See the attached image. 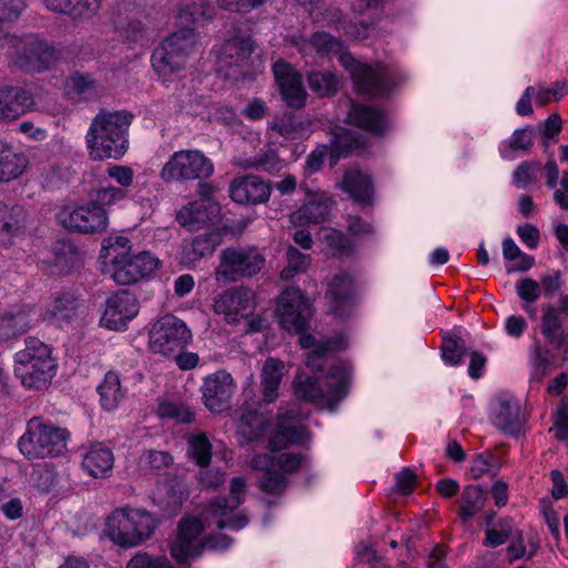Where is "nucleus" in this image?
Instances as JSON below:
<instances>
[{"mask_svg": "<svg viewBox=\"0 0 568 568\" xmlns=\"http://www.w3.org/2000/svg\"><path fill=\"white\" fill-rule=\"evenodd\" d=\"M28 158L14 150L7 142L0 140V181L9 182L21 176L27 168Z\"/></svg>", "mask_w": 568, "mask_h": 568, "instance_id": "34", "label": "nucleus"}, {"mask_svg": "<svg viewBox=\"0 0 568 568\" xmlns=\"http://www.w3.org/2000/svg\"><path fill=\"white\" fill-rule=\"evenodd\" d=\"M271 195V185L256 175L234 179L230 184L231 199L240 204L264 203Z\"/></svg>", "mask_w": 568, "mask_h": 568, "instance_id": "25", "label": "nucleus"}, {"mask_svg": "<svg viewBox=\"0 0 568 568\" xmlns=\"http://www.w3.org/2000/svg\"><path fill=\"white\" fill-rule=\"evenodd\" d=\"M26 226V212L18 204L0 201V246H9Z\"/></svg>", "mask_w": 568, "mask_h": 568, "instance_id": "31", "label": "nucleus"}, {"mask_svg": "<svg viewBox=\"0 0 568 568\" xmlns=\"http://www.w3.org/2000/svg\"><path fill=\"white\" fill-rule=\"evenodd\" d=\"M101 406L105 410H114L124 397V390L121 386L120 377L115 372H108L103 382L99 385Z\"/></svg>", "mask_w": 568, "mask_h": 568, "instance_id": "40", "label": "nucleus"}, {"mask_svg": "<svg viewBox=\"0 0 568 568\" xmlns=\"http://www.w3.org/2000/svg\"><path fill=\"white\" fill-rule=\"evenodd\" d=\"M486 496L484 490L474 485L466 486L462 493L458 515L465 523L469 521L485 506Z\"/></svg>", "mask_w": 568, "mask_h": 568, "instance_id": "42", "label": "nucleus"}, {"mask_svg": "<svg viewBox=\"0 0 568 568\" xmlns=\"http://www.w3.org/2000/svg\"><path fill=\"white\" fill-rule=\"evenodd\" d=\"M196 45L192 29L185 28L169 36L152 53V67L166 79L175 71L184 69Z\"/></svg>", "mask_w": 568, "mask_h": 568, "instance_id": "11", "label": "nucleus"}, {"mask_svg": "<svg viewBox=\"0 0 568 568\" xmlns=\"http://www.w3.org/2000/svg\"><path fill=\"white\" fill-rule=\"evenodd\" d=\"M307 418L297 403L281 406L277 412L276 430L270 439L273 450H281L291 445H303L310 440L311 434L300 422Z\"/></svg>", "mask_w": 568, "mask_h": 568, "instance_id": "15", "label": "nucleus"}, {"mask_svg": "<svg viewBox=\"0 0 568 568\" xmlns=\"http://www.w3.org/2000/svg\"><path fill=\"white\" fill-rule=\"evenodd\" d=\"M273 73L285 103L293 109L303 108L306 102L307 92L304 89L301 73L290 63L282 60L273 64Z\"/></svg>", "mask_w": 568, "mask_h": 568, "instance_id": "22", "label": "nucleus"}, {"mask_svg": "<svg viewBox=\"0 0 568 568\" xmlns=\"http://www.w3.org/2000/svg\"><path fill=\"white\" fill-rule=\"evenodd\" d=\"M514 525L510 518H503L498 523V528L486 529L484 545L486 547H497L505 544L514 534Z\"/></svg>", "mask_w": 568, "mask_h": 568, "instance_id": "49", "label": "nucleus"}, {"mask_svg": "<svg viewBox=\"0 0 568 568\" xmlns=\"http://www.w3.org/2000/svg\"><path fill=\"white\" fill-rule=\"evenodd\" d=\"M231 496L219 497L214 499L205 510V518L214 523L219 529L229 528L231 530L242 529L248 521L243 514L233 515L243 501L246 493V481L243 477H234L230 487Z\"/></svg>", "mask_w": 568, "mask_h": 568, "instance_id": "14", "label": "nucleus"}, {"mask_svg": "<svg viewBox=\"0 0 568 568\" xmlns=\"http://www.w3.org/2000/svg\"><path fill=\"white\" fill-rule=\"evenodd\" d=\"M23 8V0H0V30H4L6 22L18 19Z\"/></svg>", "mask_w": 568, "mask_h": 568, "instance_id": "59", "label": "nucleus"}, {"mask_svg": "<svg viewBox=\"0 0 568 568\" xmlns=\"http://www.w3.org/2000/svg\"><path fill=\"white\" fill-rule=\"evenodd\" d=\"M334 349L336 346L331 341H325L308 353L306 365L313 371H322L325 364V353Z\"/></svg>", "mask_w": 568, "mask_h": 568, "instance_id": "61", "label": "nucleus"}, {"mask_svg": "<svg viewBox=\"0 0 568 568\" xmlns=\"http://www.w3.org/2000/svg\"><path fill=\"white\" fill-rule=\"evenodd\" d=\"M192 339L186 324L172 314H166L153 323L149 332V345L153 353L165 356L176 354Z\"/></svg>", "mask_w": 568, "mask_h": 568, "instance_id": "13", "label": "nucleus"}, {"mask_svg": "<svg viewBox=\"0 0 568 568\" xmlns=\"http://www.w3.org/2000/svg\"><path fill=\"white\" fill-rule=\"evenodd\" d=\"M541 292L548 298L555 297L561 292L565 280L564 274L560 271H550L540 277Z\"/></svg>", "mask_w": 568, "mask_h": 568, "instance_id": "56", "label": "nucleus"}, {"mask_svg": "<svg viewBox=\"0 0 568 568\" xmlns=\"http://www.w3.org/2000/svg\"><path fill=\"white\" fill-rule=\"evenodd\" d=\"M465 352V343L458 336L445 339L442 346L444 362L453 366L462 364Z\"/></svg>", "mask_w": 568, "mask_h": 568, "instance_id": "53", "label": "nucleus"}, {"mask_svg": "<svg viewBox=\"0 0 568 568\" xmlns=\"http://www.w3.org/2000/svg\"><path fill=\"white\" fill-rule=\"evenodd\" d=\"M542 311L541 333L546 341L554 348L560 349L565 347L567 338L565 323L568 314V298H561L559 306L546 305Z\"/></svg>", "mask_w": 568, "mask_h": 568, "instance_id": "24", "label": "nucleus"}, {"mask_svg": "<svg viewBox=\"0 0 568 568\" xmlns=\"http://www.w3.org/2000/svg\"><path fill=\"white\" fill-rule=\"evenodd\" d=\"M256 306L254 292L244 286L233 287L221 293L213 303L215 314L223 316L227 324H237L254 314Z\"/></svg>", "mask_w": 568, "mask_h": 568, "instance_id": "17", "label": "nucleus"}, {"mask_svg": "<svg viewBox=\"0 0 568 568\" xmlns=\"http://www.w3.org/2000/svg\"><path fill=\"white\" fill-rule=\"evenodd\" d=\"M114 456L110 448L92 446L82 459L83 468L92 477H105L113 468Z\"/></svg>", "mask_w": 568, "mask_h": 568, "instance_id": "38", "label": "nucleus"}, {"mask_svg": "<svg viewBox=\"0 0 568 568\" xmlns=\"http://www.w3.org/2000/svg\"><path fill=\"white\" fill-rule=\"evenodd\" d=\"M304 456L300 454L285 453L278 456L277 466L285 473H293L304 464Z\"/></svg>", "mask_w": 568, "mask_h": 568, "instance_id": "64", "label": "nucleus"}, {"mask_svg": "<svg viewBox=\"0 0 568 568\" xmlns=\"http://www.w3.org/2000/svg\"><path fill=\"white\" fill-rule=\"evenodd\" d=\"M139 301L126 290L113 293L105 301L101 323L109 329L123 331L139 313Z\"/></svg>", "mask_w": 568, "mask_h": 568, "instance_id": "18", "label": "nucleus"}, {"mask_svg": "<svg viewBox=\"0 0 568 568\" xmlns=\"http://www.w3.org/2000/svg\"><path fill=\"white\" fill-rule=\"evenodd\" d=\"M516 292L520 300L526 303H535L541 295V285L537 281L525 277L516 285Z\"/></svg>", "mask_w": 568, "mask_h": 568, "instance_id": "57", "label": "nucleus"}, {"mask_svg": "<svg viewBox=\"0 0 568 568\" xmlns=\"http://www.w3.org/2000/svg\"><path fill=\"white\" fill-rule=\"evenodd\" d=\"M232 163L244 170L255 169L268 173L278 172L283 166V162L273 150H267L253 158L235 156Z\"/></svg>", "mask_w": 568, "mask_h": 568, "instance_id": "41", "label": "nucleus"}, {"mask_svg": "<svg viewBox=\"0 0 568 568\" xmlns=\"http://www.w3.org/2000/svg\"><path fill=\"white\" fill-rule=\"evenodd\" d=\"M39 317L32 305L20 303L3 308L0 311V341L18 339L39 322Z\"/></svg>", "mask_w": 568, "mask_h": 568, "instance_id": "20", "label": "nucleus"}, {"mask_svg": "<svg viewBox=\"0 0 568 568\" xmlns=\"http://www.w3.org/2000/svg\"><path fill=\"white\" fill-rule=\"evenodd\" d=\"M67 84L72 92L88 98L95 97L101 91L100 83L91 73L74 72L68 79Z\"/></svg>", "mask_w": 568, "mask_h": 568, "instance_id": "45", "label": "nucleus"}, {"mask_svg": "<svg viewBox=\"0 0 568 568\" xmlns=\"http://www.w3.org/2000/svg\"><path fill=\"white\" fill-rule=\"evenodd\" d=\"M510 538L511 542L507 547V552L510 560H517L525 556L530 558L536 554L539 545L536 540H534V538H530L528 540V546H526L523 532L516 528L514 529V534Z\"/></svg>", "mask_w": 568, "mask_h": 568, "instance_id": "46", "label": "nucleus"}, {"mask_svg": "<svg viewBox=\"0 0 568 568\" xmlns=\"http://www.w3.org/2000/svg\"><path fill=\"white\" fill-rule=\"evenodd\" d=\"M235 388L232 375L224 369L206 376L201 388L205 407L212 413L223 412L229 407Z\"/></svg>", "mask_w": 568, "mask_h": 568, "instance_id": "21", "label": "nucleus"}, {"mask_svg": "<svg viewBox=\"0 0 568 568\" xmlns=\"http://www.w3.org/2000/svg\"><path fill=\"white\" fill-rule=\"evenodd\" d=\"M61 221L64 227L70 231L90 234L106 230L109 214L105 209L90 201L68 213H61Z\"/></svg>", "mask_w": 568, "mask_h": 568, "instance_id": "19", "label": "nucleus"}, {"mask_svg": "<svg viewBox=\"0 0 568 568\" xmlns=\"http://www.w3.org/2000/svg\"><path fill=\"white\" fill-rule=\"evenodd\" d=\"M126 196V191L115 186H103L97 189L91 194V201L95 204L105 209L116 204Z\"/></svg>", "mask_w": 568, "mask_h": 568, "instance_id": "51", "label": "nucleus"}, {"mask_svg": "<svg viewBox=\"0 0 568 568\" xmlns=\"http://www.w3.org/2000/svg\"><path fill=\"white\" fill-rule=\"evenodd\" d=\"M491 420L504 433L519 432L523 424L519 402L513 397L497 398L493 404Z\"/></svg>", "mask_w": 568, "mask_h": 568, "instance_id": "30", "label": "nucleus"}, {"mask_svg": "<svg viewBox=\"0 0 568 568\" xmlns=\"http://www.w3.org/2000/svg\"><path fill=\"white\" fill-rule=\"evenodd\" d=\"M554 427L549 432L554 433V437L559 440L568 439V407L564 399L554 415Z\"/></svg>", "mask_w": 568, "mask_h": 568, "instance_id": "58", "label": "nucleus"}, {"mask_svg": "<svg viewBox=\"0 0 568 568\" xmlns=\"http://www.w3.org/2000/svg\"><path fill=\"white\" fill-rule=\"evenodd\" d=\"M70 432L43 417H33L27 423L26 433L18 442L21 454L28 459L53 458L68 449Z\"/></svg>", "mask_w": 568, "mask_h": 568, "instance_id": "6", "label": "nucleus"}, {"mask_svg": "<svg viewBox=\"0 0 568 568\" xmlns=\"http://www.w3.org/2000/svg\"><path fill=\"white\" fill-rule=\"evenodd\" d=\"M325 243L335 254L348 255L354 251V243L343 232L333 230L325 236Z\"/></svg>", "mask_w": 568, "mask_h": 568, "instance_id": "55", "label": "nucleus"}, {"mask_svg": "<svg viewBox=\"0 0 568 568\" xmlns=\"http://www.w3.org/2000/svg\"><path fill=\"white\" fill-rule=\"evenodd\" d=\"M158 519L142 508H116L106 518L105 534L121 547H135L149 540L156 527Z\"/></svg>", "mask_w": 568, "mask_h": 568, "instance_id": "5", "label": "nucleus"}, {"mask_svg": "<svg viewBox=\"0 0 568 568\" xmlns=\"http://www.w3.org/2000/svg\"><path fill=\"white\" fill-rule=\"evenodd\" d=\"M221 243L222 234L216 230L201 234L182 246L181 262L189 265L210 256Z\"/></svg>", "mask_w": 568, "mask_h": 568, "instance_id": "33", "label": "nucleus"}, {"mask_svg": "<svg viewBox=\"0 0 568 568\" xmlns=\"http://www.w3.org/2000/svg\"><path fill=\"white\" fill-rule=\"evenodd\" d=\"M540 510L544 515L545 521L548 525V528L556 541L558 544L559 540V516L557 515L554 504L549 498H544L540 500Z\"/></svg>", "mask_w": 568, "mask_h": 568, "instance_id": "60", "label": "nucleus"}, {"mask_svg": "<svg viewBox=\"0 0 568 568\" xmlns=\"http://www.w3.org/2000/svg\"><path fill=\"white\" fill-rule=\"evenodd\" d=\"M219 212V204L210 199L195 200L178 211L176 221L189 230H199L213 222Z\"/></svg>", "mask_w": 568, "mask_h": 568, "instance_id": "28", "label": "nucleus"}, {"mask_svg": "<svg viewBox=\"0 0 568 568\" xmlns=\"http://www.w3.org/2000/svg\"><path fill=\"white\" fill-rule=\"evenodd\" d=\"M33 106L34 100L28 90L12 85L0 88V122L13 121Z\"/></svg>", "mask_w": 568, "mask_h": 568, "instance_id": "26", "label": "nucleus"}, {"mask_svg": "<svg viewBox=\"0 0 568 568\" xmlns=\"http://www.w3.org/2000/svg\"><path fill=\"white\" fill-rule=\"evenodd\" d=\"M274 466V458L268 455H258L251 460V467L256 470H265V474L260 483V488L265 494H281L286 487V478L276 471H272Z\"/></svg>", "mask_w": 568, "mask_h": 568, "instance_id": "37", "label": "nucleus"}, {"mask_svg": "<svg viewBox=\"0 0 568 568\" xmlns=\"http://www.w3.org/2000/svg\"><path fill=\"white\" fill-rule=\"evenodd\" d=\"M73 310L74 301L67 297H58L47 308L43 320L61 323L71 317Z\"/></svg>", "mask_w": 568, "mask_h": 568, "instance_id": "50", "label": "nucleus"}, {"mask_svg": "<svg viewBox=\"0 0 568 568\" xmlns=\"http://www.w3.org/2000/svg\"><path fill=\"white\" fill-rule=\"evenodd\" d=\"M102 4V0H72L70 17L73 20H88L94 17Z\"/></svg>", "mask_w": 568, "mask_h": 568, "instance_id": "54", "label": "nucleus"}, {"mask_svg": "<svg viewBox=\"0 0 568 568\" xmlns=\"http://www.w3.org/2000/svg\"><path fill=\"white\" fill-rule=\"evenodd\" d=\"M341 187L358 203L368 204L372 201V181L368 175L359 171L346 172L341 183Z\"/></svg>", "mask_w": 568, "mask_h": 568, "instance_id": "39", "label": "nucleus"}, {"mask_svg": "<svg viewBox=\"0 0 568 568\" xmlns=\"http://www.w3.org/2000/svg\"><path fill=\"white\" fill-rule=\"evenodd\" d=\"M287 256V266L284 267L281 272V277L283 280H290L294 277L296 274L303 273L307 270L310 265V258L307 255L303 254L295 247H288L286 252Z\"/></svg>", "mask_w": 568, "mask_h": 568, "instance_id": "48", "label": "nucleus"}, {"mask_svg": "<svg viewBox=\"0 0 568 568\" xmlns=\"http://www.w3.org/2000/svg\"><path fill=\"white\" fill-rule=\"evenodd\" d=\"M333 202L324 192L307 193L305 202L291 214L295 225L304 226L325 222Z\"/></svg>", "mask_w": 568, "mask_h": 568, "instance_id": "27", "label": "nucleus"}, {"mask_svg": "<svg viewBox=\"0 0 568 568\" xmlns=\"http://www.w3.org/2000/svg\"><path fill=\"white\" fill-rule=\"evenodd\" d=\"M267 419L254 412L241 409V415L236 424V436L241 445L256 440L264 436L266 432Z\"/></svg>", "mask_w": 568, "mask_h": 568, "instance_id": "36", "label": "nucleus"}, {"mask_svg": "<svg viewBox=\"0 0 568 568\" xmlns=\"http://www.w3.org/2000/svg\"><path fill=\"white\" fill-rule=\"evenodd\" d=\"M172 463L173 457L169 453L154 449L144 450L139 459L142 469L160 470L169 467Z\"/></svg>", "mask_w": 568, "mask_h": 568, "instance_id": "52", "label": "nucleus"}, {"mask_svg": "<svg viewBox=\"0 0 568 568\" xmlns=\"http://www.w3.org/2000/svg\"><path fill=\"white\" fill-rule=\"evenodd\" d=\"M310 89L318 97L326 98L338 91L339 80L328 71H313L307 75Z\"/></svg>", "mask_w": 568, "mask_h": 568, "instance_id": "43", "label": "nucleus"}, {"mask_svg": "<svg viewBox=\"0 0 568 568\" xmlns=\"http://www.w3.org/2000/svg\"><path fill=\"white\" fill-rule=\"evenodd\" d=\"M203 524L195 517H187L179 523L175 538L171 541V556L179 562H186L202 555L205 546L216 550L230 547L231 538L225 535L203 537Z\"/></svg>", "mask_w": 568, "mask_h": 568, "instance_id": "8", "label": "nucleus"}, {"mask_svg": "<svg viewBox=\"0 0 568 568\" xmlns=\"http://www.w3.org/2000/svg\"><path fill=\"white\" fill-rule=\"evenodd\" d=\"M55 371L50 347L38 338L26 339V347L14 355V374L27 388H45Z\"/></svg>", "mask_w": 568, "mask_h": 568, "instance_id": "7", "label": "nucleus"}, {"mask_svg": "<svg viewBox=\"0 0 568 568\" xmlns=\"http://www.w3.org/2000/svg\"><path fill=\"white\" fill-rule=\"evenodd\" d=\"M354 296V280L348 273H338L328 282L326 297L329 300L331 311L336 317L344 318L352 313Z\"/></svg>", "mask_w": 568, "mask_h": 568, "instance_id": "23", "label": "nucleus"}, {"mask_svg": "<svg viewBox=\"0 0 568 568\" xmlns=\"http://www.w3.org/2000/svg\"><path fill=\"white\" fill-rule=\"evenodd\" d=\"M189 455L201 467L211 460V444L205 435L197 434L189 438Z\"/></svg>", "mask_w": 568, "mask_h": 568, "instance_id": "47", "label": "nucleus"}, {"mask_svg": "<svg viewBox=\"0 0 568 568\" xmlns=\"http://www.w3.org/2000/svg\"><path fill=\"white\" fill-rule=\"evenodd\" d=\"M214 173L213 161L199 149L173 152L160 171L164 183H185L210 179Z\"/></svg>", "mask_w": 568, "mask_h": 568, "instance_id": "9", "label": "nucleus"}, {"mask_svg": "<svg viewBox=\"0 0 568 568\" xmlns=\"http://www.w3.org/2000/svg\"><path fill=\"white\" fill-rule=\"evenodd\" d=\"M349 381V367L338 363L333 365L326 375L325 388L315 377L300 373L293 381V390L298 399L321 409L335 410L348 393Z\"/></svg>", "mask_w": 568, "mask_h": 568, "instance_id": "4", "label": "nucleus"}, {"mask_svg": "<svg viewBox=\"0 0 568 568\" xmlns=\"http://www.w3.org/2000/svg\"><path fill=\"white\" fill-rule=\"evenodd\" d=\"M222 9L231 12H248L263 6L267 0H216Z\"/></svg>", "mask_w": 568, "mask_h": 568, "instance_id": "62", "label": "nucleus"}, {"mask_svg": "<svg viewBox=\"0 0 568 568\" xmlns=\"http://www.w3.org/2000/svg\"><path fill=\"white\" fill-rule=\"evenodd\" d=\"M270 129L287 140L302 138L306 133V125L292 114L275 118L270 123Z\"/></svg>", "mask_w": 568, "mask_h": 568, "instance_id": "44", "label": "nucleus"}, {"mask_svg": "<svg viewBox=\"0 0 568 568\" xmlns=\"http://www.w3.org/2000/svg\"><path fill=\"white\" fill-rule=\"evenodd\" d=\"M276 317L281 326L291 333H301L310 326L312 304L298 287H287L277 297Z\"/></svg>", "mask_w": 568, "mask_h": 568, "instance_id": "16", "label": "nucleus"}, {"mask_svg": "<svg viewBox=\"0 0 568 568\" xmlns=\"http://www.w3.org/2000/svg\"><path fill=\"white\" fill-rule=\"evenodd\" d=\"M0 49L20 68L32 70L48 69L55 58L54 50L34 36L18 38L0 30Z\"/></svg>", "mask_w": 568, "mask_h": 568, "instance_id": "10", "label": "nucleus"}, {"mask_svg": "<svg viewBox=\"0 0 568 568\" xmlns=\"http://www.w3.org/2000/svg\"><path fill=\"white\" fill-rule=\"evenodd\" d=\"M348 122L373 134H383L388 128L386 115L372 106L353 103L347 115Z\"/></svg>", "mask_w": 568, "mask_h": 568, "instance_id": "32", "label": "nucleus"}, {"mask_svg": "<svg viewBox=\"0 0 568 568\" xmlns=\"http://www.w3.org/2000/svg\"><path fill=\"white\" fill-rule=\"evenodd\" d=\"M517 234L523 243H525L529 248L534 250L539 244V230L529 223L519 225L517 227Z\"/></svg>", "mask_w": 568, "mask_h": 568, "instance_id": "63", "label": "nucleus"}, {"mask_svg": "<svg viewBox=\"0 0 568 568\" xmlns=\"http://www.w3.org/2000/svg\"><path fill=\"white\" fill-rule=\"evenodd\" d=\"M310 44L321 57H336L349 72L355 89L361 94L381 97L389 91L388 74L384 68H372L356 61L349 55L344 44L325 32H316L310 39Z\"/></svg>", "mask_w": 568, "mask_h": 568, "instance_id": "2", "label": "nucleus"}, {"mask_svg": "<svg viewBox=\"0 0 568 568\" xmlns=\"http://www.w3.org/2000/svg\"><path fill=\"white\" fill-rule=\"evenodd\" d=\"M130 239L113 235L104 239L100 251L103 272L119 285L135 284L149 278L162 265L159 257L149 251L132 253Z\"/></svg>", "mask_w": 568, "mask_h": 568, "instance_id": "1", "label": "nucleus"}, {"mask_svg": "<svg viewBox=\"0 0 568 568\" xmlns=\"http://www.w3.org/2000/svg\"><path fill=\"white\" fill-rule=\"evenodd\" d=\"M132 115L125 111H101L92 120L85 135L91 160L121 159L128 150V129Z\"/></svg>", "mask_w": 568, "mask_h": 568, "instance_id": "3", "label": "nucleus"}, {"mask_svg": "<svg viewBox=\"0 0 568 568\" xmlns=\"http://www.w3.org/2000/svg\"><path fill=\"white\" fill-rule=\"evenodd\" d=\"M285 373V365L282 361L267 357L261 372V387L263 402L273 403L278 397V388Z\"/></svg>", "mask_w": 568, "mask_h": 568, "instance_id": "35", "label": "nucleus"}, {"mask_svg": "<svg viewBox=\"0 0 568 568\" xmlns=\"http://www.w3.org/2000/svg\"><path fill=\"white\" fill-rule=\"evenodd\" d=\"M252 52V39L234 29V34L224 41L219 51V63L221 68L241 67L247 61Z\"/></svg>", "mask_w": 568, "mask_h": 568, "instance_id": "29", "label": "nucleus"}, {"mask_svg": "<svg viewBox=\"0 0 568 568\" xmlns=\"http://www.w3.org/2000/svg\"><path fill=\"white\" fill-rule=\"evenodd\" d=\"M264 265L265 257L255 247H227L221 252L215 278L219 282H236L256 275Z\"/></svg>", "mask_w": 568, "mask_h": 568, "instance_id": "12", "label": "nucleus"}]
</instances>
